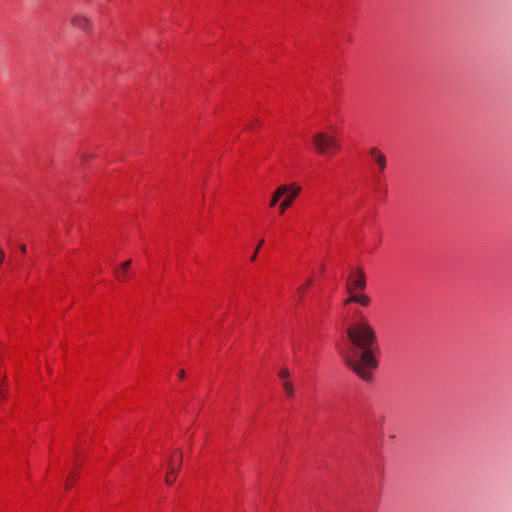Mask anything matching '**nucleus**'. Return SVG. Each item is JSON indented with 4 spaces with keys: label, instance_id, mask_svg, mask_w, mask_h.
Instances as JSON below:
<instances>
[{
    "label": "nucleus",
    "instance_id": "obj_1",
    "mask_svg": "<svg viewBox=\"0 0 512 512\" xmlns=\"http://www.w3.org/2000/svg\"><path fill=\"white\" fill-rule=\"evenodd\" d=\"M347 337L351 343V349L344 355L347 366L363 380H370L378 366L374 356L376 331L366 319H360L347 328Z\"/></svg>",
    "mask_w": 512,
    "mask_h": 512
},
{
    "label": "nucleus",
    "instance_id": "obj_2",
    "mask_svg": "<svg viewBox=\"0 0 512 512\" xmlns=\"http://www.w3.org/2000/svg\"><path fill=\"white\" fill-rule=\"evenodd\" d=\"M313 143L316 151L323 155H332L340 148L334 137L322 132L314 135Z\"/></svg>",
    "mask_w": 512,
    "mask_h": 512
},
{
    "label": "nucleus",
    "instance_id": "obj_3",
    "mask_svg": "<svg viewBox=\"0 0 512 512\" xmlns=\"http://www.w3.org/2000/svg\"><path fill=\"white\" fill-rule=\"evenodd\" d=\"M346 288L349 294L363 292L366 289V276L362 269H357L349 275Z\"/></svg>",
    "mask_w": 512,
    "mask_h": 512
},
{
    "label": "nucleus",
    "instance_id": "obj_4",
    "mask_svg": "<svg viewBox=\"0 0 512 512\" xmlns=\"http://www.w3.org/2000/svg\"><path fill=\"white\" fill-rule=\"evenodd\" d=\"M70 24L73 28L86 33L90 32L93 28L92 19L81 13H74L70 18Z\"/></svg>",
    "mask_w": 512,
    "mask_h": 512
},
{
    "label": "nucleus",
    "instance_id": "obj_5",
    "mask_svg": "<svg viewBox=\"0 0 512 512\" xmlns=\"http://www.w3.org/2000/svg\"><path fill=\"white\" fill-rule=\"evenodd\" d=\"M290 190L288 193H286V197L282 200V202L279 205V212L280 214H283L293 203L294 199L299 195L301 192V187L291 184Z\"/></svg>",
    "mask_w": 512,
    "mask_h": 512
},
{
    "label": "nucleus",
    "instance_id": "obj_6",
    "mask_svg": "<svg viewBox=\"0 0 512 512\" xmlns=\"http://www.w3.org/2000/svg\"><path fill=\"white\" fill-rule=\"evenodd\" d=\"M370 155L377 163L381 171H384L387 166V161L385 155L380 152L377 148L370 149Z\"/></svg>",
    "mask_w": 512,
    "mask_h": 512
},
{
    "label": "nucleus",
    "instance_id": "obj_7",
    "mask_svg": "<svg viewBox=\"0 0 512 512\" xmlns=\"http://www.w3.org/2000/svg\"><path fill=\"white\" fill-rule=\"evenodd\" d=\"M350 300H353L354 303L360 304L363 307H367L371 303L370 297L363 294L362 292H356V293L350 294Z\"/></svg>",
    "mask_w": 512,
    "mask_h": 512
},
{
    "label": "nucleus",
    "instance_id": "obj_8",
    "mask_svg": "<svg viewBox=\"0 0 512 512\" xmlns=\"http://www.w3.org/2000/svg\"><path fill=\"white\" fill-rule=\"evenodd\" d=\"M289 190L290 186L288 185H281L280 187H278L271 198L270 207H274L278 203L280 198L286 193H288Z\"/></svg>",
    "mask_w": 512,
    "mask_h": 512
},
{
    "label": "nucleus",
    "instance_id": "obj_9",
    "mask_svg": "<svg viewBox=\"0 0 512 512\" xmlns=\"http://www.w3.org/2000/svg\"><path fill=\"white\" fill-rule=\"evenodd\" d=\"M131 263H132L131 260H127V261L123 262L119 268L116 269L115 275L118 280H121V281L126 280V278L128 276V270L131 266Z\"/></svg>",
    "mask_w": 512,
    "mask_h": 512
},
{
    "label": "nucleus",
    "instance_id": "obj_10",
    "mask_svg": "<svg viewBox=\"0 0 512 512\" xmlns=\"http://www.w3.org/2000/svg\"><path fill=\"white\" fill-rule=\"evenodd\" d=\"M181 462H182V452H179V464H178V467L177 468H174L173 466H171L169 468V471L166 475V478H165V482L167 485H172L176 479V476H177V473H178V470L180 469V466H181Z\"/></svg>",
    "mask_w": 512,
    "mask_h": 512
},
{
    "label": "nucleus",
    "instance_id": "obj_11",
    "mask_svg": "<svg viewBox=\"0 0 512 512\" xmlns=\"http://www.w3.org/2000/svg\"><path fill=\"white\" fill-rule=\"evenodd\" d=\"M283 388L286 392V394L289 396V397H292L294 395V386L291 382L289 381H284L283 382Z\"/></svg>",
    "mask_w": 512,
    "mask_h": 512
},
{
    "label": "nucleus",
    "instance_id": "obj_12",
    "mask_svg": "<svg viewBox=\"0 0 512 512\" xmlns=\"http://www.w3.org/2000/svg\"><path fill=\"white\" fill-rule=\"evenodd\" d=\"M179 452H181L180 450H177L174 452V454L172 455L171 459H170V465H169V468L171 466H173L174 468H177L178 467V464H179Z\"/></svg>",
    "mask_w": 512,
    "mask_h": 512
},
{
    "label": "nucleus",
    "instance_id": "obj_13",
    "mask_svg": "<svg viewBox=\"0 0 512 512\" xmlns=\"http://www.w3.org/2000/svg\"><path fill=\"white\" fill-rule=\"evenodd\" d=\"M290 376V372L287 368H282L279 371V377L283 380L287 379Z\"/></svg>",
    "mask_w": 512,
    "mask_h": 512
},
{
    "label": "nucleus",
    "instance_id": "obj_14",
    "mask_svg": "<svg viewBox=\"0 0 512 512\" xmlns=\"http://www.w3.org/2000/svg\"><path fill=\"white\" fill-rule=\"evenodd\" d=\"M263 243H264V240L263 239L260 240V242L258 243V245H257V247H256V249H255V251L253 253V255L251 256V261H254L256 259L258 251H259L260 247L263 245Z\"/></svg>",
    "mask_w": 512,
    "mask_h": 512
},
{
    "label": "nucleus",
    "instance_id": "obj_15",
    "mask_svg": "<svg viewBox=\"0 0 512 512\" xmlns=\"http://www.w3.org/2000/svg\"><path fill=\"white\" fill-rule=\"evenodd\" d=\"M74 480H75V475L70 474V475L68 476L67 481H66V488H68V489H69V488L72 486V483H73V481H74Z\"/></svg>",
    "mask_w": 512,
    "mask_h": 512
},
{
    "label": "nucleus",
    "instance_id": "obj_16",
    "mask_svg": "<svg viewBox=\"0 0 512 512\" xmlns=\"http://www.w3.org/2000/svg\"><path fill=\"white\" fill-rule=\"evenodd\" d=\"M258 124H259V120H258V119H253V120L251 121V123H249V124L247 125V128H248V129H252L255 125H258Z\"/></svg>",
    "mask_w": 512,
    "mask_h": 512
},
{
    "label": "nucleus",
    "instance_id": "obj_17",
    "mask_svg": "<svg viewBox=\"0 0 512 512\" xmlns=\"http://www.w3.org/2000/svg\"><path fill=\"white\" fill-rule=\"evenodd\" d=\"M19 248H20V251H21L23 254H25V253H26V245H25V244H21Z\"/></svg>",
    "mask_w": 512,
    "mask_h": 512
},
{
    "label": "nucleus",
    "instance_id": "obj_18",
    "mask_svg": "<svg viewBox=\"0 0 512 512\" xmlns=\"http://www.w3.org/2000/svg\"><path fill=\"white\" fill-rule=\"evenodd\" d=\"M4 260V251L0 248V264L3 262Z\"/></svg>",
    "mask_w": 512,
    "mask_h": 512
},
{
    "label": "nucleus",
    "instance_id": "obj_19",
    "mask_svg": "<svg viewBox=\"0 0 512 512\" xmlns=\"http://www.w3.org/2000/svg\"><path fill=\"white\" fill-rule=\"evenodd\" d=\"M310 285H311V280H308V281L306 282V284L301 288V290L306 289V288H307V287H309Z\"/></svg>",
    "mask_w": 512,
    "mask_h": 512
},
{
    "label": "nucleus",
    "instance_id": "obj_20",
    "mask_svg": "<svg viewBox=\"0 0 512 512\" xmlns=\"http://www.w3.org/2000/svg\"><path fill=\"white\" fill-rule=\"evenodd\" d=\"M184 375H185L184 370H180V371L178 372V376H179V378H180V379L184 378Z\"/></svg>",
    "mask_w": 512,
    "mask_h": 512
},
{
    "label": "nucleus",
    "instance_id": "obj_21",
    "mask_svg": "<svg viewBox=\"0 0 512 512\" xmlns=\"http://www.w3.org/2000/svg\"><path fill=\"white\" fill-rule=\"evenodd\" d=\"M350 303H354V301H353V300H350V296H349V297L345 300L344 304H345V305H348V304H350Z\"/></svg>",
    "mask_w": 512,
    "mask_h": 512
},
{
    "label": "nucleus",
    "instance_id": "obj_22",
    "mask_svg": "<svg viewBox=\"0 0 512 512\" xmlns=\"http://www.w3.org/2000/svg\"><path fill=\"white\" fill-rule=\"evenodd\" d=\"M0 395H2L4 398L6 397L2 390H0Z\"/></svg>",
    "mask_w": 512,
    "mask_h": 512
}]
</instances>
